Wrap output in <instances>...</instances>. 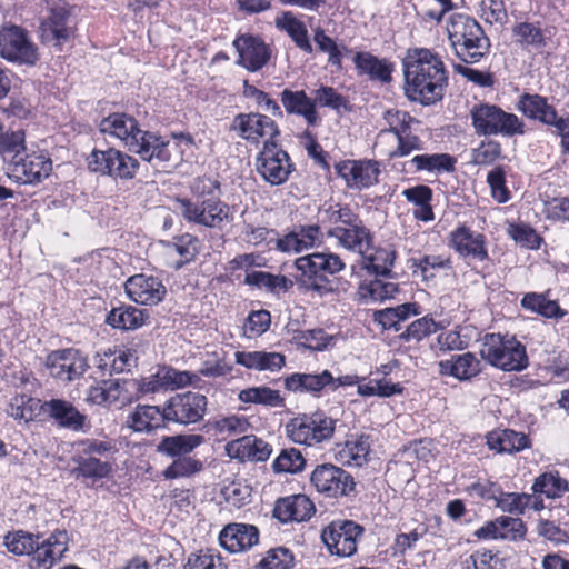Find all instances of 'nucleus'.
I'll return each mask as SVG.
<instances>
[{
    "mask_svg": "<svg viewBox=\"0 0 569 569\" xmlns=\"http://www.w3.org/2000/svg\"><path fill=\"white\" fill-rule=\"evenodd\" d=\"M403 91L410 102L435 106L445 98L449 74L441 57L427 48H411L402 59Z\"/></svg>",
    "mask_w": 569,
    "mask_h": 569,
    "instance_id": "f257e3e1",
    "label": "nucleus"
},
{
    "mask_svg": "<svg viewBox=\"0 0 569 569\" xmlns=\"http://www.w3.org/2000/svg\"><path fill=\"white\" fill-rule=\"evenodd\" d=\"M99 129L102 133L120 139L130 152L139 154L143 161L170 162L172 160L170 141L142 130L132 116L122 112L111 113L101 120Z\"/></svg>",
    "mask_w": 569,
    "mask_h": 569,
    "instance_id": "f03ea898",
    "label": "nucleus"
},
{
    "mask_svg": "<svg viewBox=\"0 0 569 569\" xmlns=\"http://www.w3.org/2000/svg\"><path fill=\"white\" fill-rule=\"evenodd\" d=\"M220 182L210 177H199L192 186L193 193L202 198L201 201L178 199L177 203L182 217L190 223L209 229L222 230L233 221L230 206L220 199Z\"/></svg>",
    "mask_w": 569,
    "mask_h": 569,
    "instance_id": "7ed1b4c3",
    "label": "nucleus"
},
{
    "mask_svg": "<svg viewBox=\"0 0 569 569\" xmlns=\"http://www.w3.org/2000/svg\"><path fill=\"white\" fill-rule=\"evenodd\" d=\"M448 38L457 58L466 64L480 62L490 53L491 41L472 17L455 13L447 26Z\"/></svg>",
    "mask_w": 569,
    "mask_h": 569,
    "instance_id": "20e7f679",
    "label": "nucleus"
},
{
    "mask_svg": "<svg viewBox=\"0 0 569 569\" xmlns=\"http://www.w3.org/2000/svg\"><path fill=\"white\" fill-rule=\"evenodd\" d=\"M295 267L299 271L296 282L301 289L325 296L335 291L329 276L338 273L346 264L336 253L313 252L296 259Z\"/></svg>",
    "mask_w": 569,
    "mask_h": 569,
    "instance_id": "39448f33",
    "label": "nucleus"
},
{
    "mask_svg": "<svg viewBox=\"0 0 569 569\" xmlns=\"http://www.w3.org/2000/svg\"><path fill=\"white\" fill-rule=\"evenodd\" d=\"M480 356L489 365L503 371H522L529 366L525 345L508 333L485 335Z\"/></svg>",
    "mask_w": 569,
    "mask_h": 569,
    "instance_id": "423d86ee",
    "label": "nucleus"
},
{
    "mask_svg": "<svg viewBox=\"0 0 569 569\" xmlns=\"http://www.w3.org/2000/svg\"><path fill=\"white\" fill-rule=\"evenodd\" d=\"M470 119L478 136L513 137L525 133V123L515 113L487 102L475 104L470 110Z\"/></svg>",
    "mask_w": 569,
    "mask_h": 569,
    "instance_id": "0eeeda50",
    "label": "nucleus"
},
{
    "mask_svg": "<svg viewBox=\"0 0 569 569\" xmlns=\"http://www.w3.org/2000/svg\"><path fill=\"white\" fill-rule=\"evenodd\" d=\"M77 21L68 3L59 0L54 2L48 16L41 21L39 37L43 44L53 47L61 52L76 37Z\"/></svg>",
    "mask_w": 569,
    "mask_h": 569,
    "instance_id": "6e6552de",
    "label": "nucleus"
},
{
    "mask_svg": "<svg viewBox=\"0 0 569 569\" xmlns=\"http://www.w3.org/2000/svg\"><path fill=\"white\" fill-rule=\"evenodd\" d=\"M336 420L322 412L298 415L286 425L287 436L291 441L311 447L332 437Z\"/></svg>",
    "mask_w": 569,
    "mask_h": 569,
    "instance_id": "1a4fd4ad",
    "label": "nucleus"
},
{
    "mask_svg": "<svg viewBox=\"0 0 569 569\" xmlns=\"http://www.w3.org/2000/svg\"><path fill=\"white\" fill-rule=\"evenodd\" d=\"M139 168L140 163L134 157L112 147L106 150L93 149L88 157V169L91 172L114 180H131Z\"/></svg>",
    "mask_w": 569,
    "mask_h": 569,
    "instance_id": "9d476101",
    "label": "nucleus"
},
{
    "mask_svg": "<svg viewBox=\"0 0 569 569\" xmlns=\"http://www.w3.org/2000/svg\"><path fill=\"white\" fill-rule=\"evenodd\" d=\"M43 366L49 377L63 385L80 379L89 369L87 356L74 348L49 352Z\"/></svg>",
    "mask_w": 569,
    "mask_h": 569,
    "instance_id": "9b49d317",
    "label": "nucleus"
},
{
    "mask_svg": "<svg viewBox=\"0 0 569 569\" xmlns=\"http://www.w3.org/2000/svg\"><path fill=\"white\" fill-rule=\"evenodd\" d=\"M258 173L271 186L284 183L295 170L287 151L279 147L277 140H266L256 159Z\"/></svg>",
    "mask_w": 569,
    "mask_h": 569,
    "instance_id": "f8f14e48",
    "label": "nucleus"
},
{
    "mask_svg": "<svg viewBox=\"0 0 569 569\" xmlns=\"http://www.w3.org/2000/svg\"><path fill=\"white\" fill-rule=\"evenodd\" d=\"M315 489L327 498L351 497L356 493V481L345 469L332 465H318L310 476Z\"/></svg>",
    "mask_w": 569,
    "mask_h": 569,
    "instance_id": "ddd939ff",
    "label": "nucleus"
},
{
    "mask_svg": "<svg viewBox=\"0 0 569 569\" xmlns=\"http://www.w3.org/2000/svg\"><path fill=\"white\" fill-rule=\"evenodd\" d=\"M0 57L9 62L34 66L39 60L38 48L26 29L9 26L0 29Z\"/></svg>",
    "mask_w": 569,
    "mask_h": 569,
    "instance_id": "4468645a",
    "label": "nucleus"
},
{
    "mask_svg": "<svg viewBox=\"0 0 569 569\" xmlns=\"http://www.w3.org/2000/svg\"><path fill=\"white\" fill-rule=\"evenodd\" d=\"M167 421L188 426L200 422L208 407V398L199 392L186 391L171 396L166 402Z\"/></svg>",
    "mask_w": 569,
    "mask_h": 569,
    "instance_id": "2eb2a0df",
    "label": "nucleus"
},
{
    "mask_svg": "<svg viewBox=\"0 0 569 569\" xmlns=\"http://www.w3.org/2000/svg\"><path fill=\"white\" fill-rule=\"evenodd\" d=\"M363 531V527L352 520H335L322 530L321 539L331 555L350 557L357 552Z\"/></svg>",
    "mask_w": 569,
    "mask_h": 569,
    "instance_id": "dca6fc26",
    "label": "nucleus"
},
{
    "mask_svg": "<svg viewBox=\"0 0 569 569\" xmlns=\"http://www.w3.org/2000/svg\"><path fill=\"white\" fill-rule=\"evenodd\" d=\"M230 131L252 143H258L262 138L277 140L280 136L279 127L274 120L259 112L236 114L230 123Z\"/></svg>",
    "mask_w": 569,
    "mask_h": 569,
    "instance_id": "f3484780",
    "label": "nucleus"
},
{
    "mask_svg": "<svg viewBox=\"0 0 569 569\" xmlns=\"http://www.w3.org/2000/svg\"><path fill=\"white\" fill-rule=\"evenodd\" d=\"M448 246L455 252L466 260L470 261H489V252L487 248V238L483 233L471 230L466 224H459L448 236Z\"/></svg>",
    "mask_w": 569,
    "mask_h": 569,
    "instance_id": "a211bd4d",
    "label": "nucleus"
},
{
    "mask_svg": "<svg viewBox=\"0 0 569 569\" xmlns=\"http://www.w3.org/2000/svg\"><path fill=\"white\" fill-rule=\"evenodd\" d=\"M335 170L352 190L368 189L379 182L380 168L376 160H342L335 164Z\"/></svg>",
    "mask_w": 569,
    "mask_h": 569,
    "instance_id": "6ab92c4d",
    "label": "nucleus"
},
{
    "mask_svg": "<svg viewBox=\"0 0 569 569\" xmlns=\"http://www.w3.org/2000/svg\"><path fill=\"white\" fill-rule=\"evenodd\" d=\"M68 541L66 530H56L48 538H38L37 549L30 556V569H51L68 550Z\"/></svg>",
    "mask_w": 569,
    "mask_h": 569,
    "instance_id": "aec40b11",
    "label": "nucleus"
},
{
    "mask_svg": "<svg viewBox=\"0 0 569 569\" xmlns=\"http://www.w3.org/2000/svg\"><path fill=\"white\" fill-rule=\"evenodd\" d=\"M233 47L238 52L237 63L251 72L262 69L270 59L269 47L258 36L240 34L233 40Z\"/></svg>",
    "mask_w": 569,
    "mask_h": 569,
    "instance_id": "412c9836",
    "label": "nucleus"
},
{
    "mask_svg": "<svg viewBox=\"0 0 569 569\" xmlns=\"http://www.w3.org/2000/svg\"><path fill=\"white\" fill-rule=\"evenodd\" d=\"M124 289L132 301L146 306L158 305L167 295V289L161 279L144 273H138L128 278Z\"/></svg>",
    "mask_w": 569,
    "mask_h": 569,
    "instance_id": "4be33fe9",
    "label": "nucleus"
},
{
    "mask_svg": "<svg viewBox=\"0 0 569 569\" xmlns=\"http://www.w3.org/2000/svg\"><path fill=\"white\" fill-rule=\"evenodd\" d=\"M42 413L51 419L58 427L71 431L83 430L87 416L80 412L72 402L53 398L42 402Z\"/></svg>",
    "mask_w": 569,
    "mask_h": 569,
    "instance_id": "5701e85b",
    "label": "nucleus"
},
{
    "mask_svg": "<svg viewBox=\"0 0 569 569\" xmlns=\"http://www.w3.org/2000/svg\"><path fill=\"white\" fill-rule=\"evenodd\" d=\"M327 237L337 239L338 243L348 250L362 252L372 247L373 237L365 226L361 218H357L350 224L330 227Z\"/></svg>",
    "mask_w": 569,
    "mask_h": 569,
    "instance_id": "b1692460",
    "label": "nucleus"
},
{
    "mask_svg": "<svg viewBox=\"0 0 569 569\" xmlns=\"http://www.w3.org/2000/svg\"><path fill=\"white\" fill-rule=\"evenodd\" d=\"M52 170V161L44 154L32 153L12 162V177L22 184H32L47 178Z\"/></svg>",
    "mask_w": 569,
    "mask_h": 569,
    "instance_id": "393cba45",
    "label": "nucleus"
},
{
    "mask_svg": "<svg viewBox=\"0 0 569 569\" xmlns=\"http://www.w3.org/2000/svg\"><path fill=\"white\" fill-rule=\"evenodd\" d=\"M219 542L229 552L246 551L259 542V529L249 523H229L221 530Z\"/></svg>",
    "mask_w": 569,
    "mask_h": 569,
    "instance_id": "a878e982",
    "label": "nucleus"
},
{
    "mask_svg": "<svg viewBox=\"0 0 569 569\" xmlns=\"http://www.w3.org/2000/svg\"><path fill=\"white\" fill-rule=\"evenodd\" d=\"M352 61L359 76H367L371 81L388 84L392 81L395 63L386 58H379L371 52H356Z\"/></svg>",
    "mask_w": 569,
    "mask_h": 569,
    "instance_id": "bb28decb",
    "label": "nucleus"
},
{
    "mask_svg": "<svg viewBox=\"0 0 569 569\" xmlns=\"http://www.w3.org/2000/svg\"><path fill=\"white\" fill-rule=\"evenodd\" d=\"M333 383V375L325 369L319 373L295 372L284 378V388L295 393H309L319 398L328 385Z\"/></svg>",
    "mask_w": 569,
    "mask_h": 569,
    "instance_id": "cd10ccee",
    "label": "nucleus"
},
{
    "mask_svg": "<svg viewBox=\"0 0 569 569\" xmlns=\"http://www.w3.org/2000/svg\"><path fill=\"white\" fill-rule=\"evenodd\" d=\"M280 101L287 114L302 117L308 126H317L320 121L316 101H312L305 90L286 88L280 92Z\"/></svg>",
    "mask_w": 569,
    "mask_h": 569,
    "instance_id": "c85d7f7f",
    "label": "nucleus"
},
{
    "mask_svg": "<svg viewBox=\"0 0 569 569\" xmlns=\"http://www.w3.org/2000/svg\"><path fill=\"white\" fill-rule=\"evenodd\" d=\"M315 507L305 495H293L277 500L272 515L281 522L306 521L311 518Z\"/></svg>",
    "mask_w": 569,
    "mask_h": 569,
    "instance_id": "c756f323",
    "label": "nucleus"
},
{
    "mask_svg": "<svg viewBox=\"0 0 569 569\" xmlns=\"http://www.w3.org/2000/svg\"><path fill=\"white\" fill-rule=\"evenodd\" d=\"M166 406L139 405L128 416L127 425L134 432L150 433L156 429L164 428L168 423Z\"/></svg>",
    "mask_w": 569,
    "mask_h": 569,
    "instance_id": "7c9ffc66",
    "label": "nucleus"
},
{
    "mask_svg": "<svg viewBox=\"0 0 569 569\" xmlns=\"http://www.w3.org/2000/svg\"><path fill=\"white\" fill-rule=\"evenodd\" d=\"M438 366L441 376H451L460 381L470 380L481 371L480 360L471 352L453 355L448 360H441Z\"/></svg>",
    "mask_w": 569,
    "mask_h": 569,
    "instance_id": "2f4dec72",
    "label": "nucleus"
},
{
    "mask_svg": "<svg viewBox=\"0 0 569 569\" xmlns=\"http://www.w3.org/2000/svg\"><path fill=\"white\" fill-rule=\"evenodd\" d=\"M516 107L528 119L539 121L545 126L555 119L557 112L555 106L550 104L546 97L538 93L526 92L521 94Z\"/></svg>",
    "mask_w": 569,
    "mask_h": 569,
    "instance_id": "473e14b6",
    "label": "nucleus"
},
{
    "mask_svg": "<svg viewBox=\"0 0 569 569\" xmlns=\"http://www.w3.org/2000/svg\"><path fill=\"white\" fill-rule=\"evenodd\" d=\"M456 159L449 153L417 154L403 163L402 171L416 173L419 171L428 172H452L455 171Z\"/></svg>",
    "mask_w": 569,
    "mask_h": 569,
    "instance_id": "72a5a7b5",
    "label": "nucleus"
},
{
    "mask_svg": "<svg viewBox=\"0 0 569 569\" xmlns=\"http://www.w3.org/2000/svg\"><path fill=\"white\" fill-rule=\"evenodd\" d=\"M487 445L499 453H516L530 448L531 441L523 432L503 429L490 432L487 437Z\"/></svg>",
    "mask_w": 569,
    "mask_h": 569,
    "instance_id": "f704fd0d",
    "label": "nucleus"
},
{
    "mask_svg": "<svg viewBox=\"0 0 569 569\" xmlns=\"http://www.w3.org/2000/svg\"><path fill=\"white\" fill-rule=\"evenodd\" d=\"M204 441L201 435L164 436L157 446V451L170 458L189 456Z\"/></svg>",
    "mask_w": 569,
    "mask_h": 569,
    "instance_id": "c9c22d12",
    "label": "nucleus"
},
{
    "mask_svg": "<svg viewBox=\"0 0 569 569\" xmlns=\"http://www.w3.org/2000/svg\"><path fill=\"white\" fill-rule=\"evenodd\" d=\"M236 362L248 369L280 370L286 365V357L279 352L267 351H237Z\"/></svg>",
    "mask_w": 569,
    "mask_h": 569,
    "instance_id": "e433bc0d",
    "label": "nucleus"
},
{
    "mask_svg": "<svg viewBox=\"0 0 569 569\" xmlns=\"http://www.w3.org/2000/svg\"><path fill=\"white\" fill-rule=\"evenodd\" d=\"M147 318V310L129 305H121L110 310L107 315L106 322L114 329L128 331L142 327Z\"/></svg>",
    "mask_w": 569,
    "mask_h": 569,
    "instance_id": "4c0bfd02",
    "label": "nucleus"
},
{
    "mask_svg": "<svg viewBox=\"0 0 569 569\" xmlns=\"http://www.w3.org/2000/svg\"><path fill=\"white\" fill-rule=\"evenodd\" d=\"M234 450V457L252 461H266L272 453L271 446L256 436H244L228 445V450Z\"/></svg>",
    "mask_w": 569,
    "mask_h": 569,
    "instance_id": "58836bf2",
    "label": "nucleus"
},
{
    "mask_svg": "<svg viewBox=\"0 0 569 569\" xmlns=\"http://www.w3.org/2000/svg\"><path fill=\"white\" fill-rule=\"evenodd\" d=\"M77 466L71 470L76 479L83 478L91 480L92 483L107 478L112 471V465L109 461H102L94 456H79L73 459Z\"/></svg>",
    "mask_w": 569,
    "mask_h": 569,
    "instance_id": "ea45409f",
    "label": "nucleus"
},
{
    "mask_svg": "<svg viewBox=\"0 0 569 569\" xmlns=\"http://www.w3.org/2000/svg\"><path fill=\"white\" fill-rule=\"evenodd\" d=\"M277 28L284 30L295 44L306 53H312L308 30L303 21L296 18L292 12L286 11L276 20Z\"/></svg>",
    "mask_w": 569,
    "mask_h": 569,
    "instance_id": "a19ab883",
    "label": "nucleus"
},
{
    "mask_svg": "<svg viewBox=\"0 0 569 569\" xmlns=\"http://www.w3.org/2000/svg\"><path fill=\"white\" fill-rule=\"evenodd\" d=\"M243 283L257 289H266L271 293L287 292L293 286V282L286 276L267 271L247 272Z\"/></svg>",
    "mask_w": 569,
    "mask_h": 569,
    "instance_id": "79ce46f5",
    "label": "nucleus"
},
{
    "mask_svg": "<svg viewBox=\"0 0 569 569\" xmlns=\"http://www.w3.org/2000/svg\"><path fill=\"white\" fill-rule=\"evenodd\" d=\"M370 446L369 435L352 436L345 442L338 455L348 465L362 466L368 461Z\"/></svg>",
    "mask_w": 569,
    "mask_h": 569,
    "instance_id": "37998d69",
    "label": "nucleus"
},
{
    "mask_svg": "<svg viewBox=\"0 0 569 569\" xmlns=\"http://www.w3.org/2000/svg\"><path fill=\"white\" fill-rule=\"evenodd\" d=\"M511 32L515 42L522 49L540 50L547 44L539 23L519 22L512 27Z\"/></svg>",
    "mask_w": 569,
    "mask_h": 569,
    "instance_id": "c03bdc74",
    "label": "nucleus"
},
{
    "mask_svg": "<svg viewBox=\"0 0 569 569\" xmlns=\"http://www.w3.org/2000/svg\"><path fill=\"white\" fill-rule=\"evenodd\" d=\"M42 402L40 399L27 395H17L11 398L7 413L14 420L29 422L42 412Z\"/></svg>",
    "mask_w": 569,
    "mask_h": 569,
    "instance_id": "a18cd8bd",
    "label": "nucleus"
},
{
    "mask_svg": "<svg viewBox=\"0 0 569 569\" xmlns=\"http://www.w3.org/2000/svg\"><path fill=\"white\" fill-rule=\"evenodd\" d=\"M164 248L173 249L181 258L177 262L176 269H180L187 263H190L199 254L200 240L197 236L186 232L180 236H174L170 241L161 242Z\"/></svg>",
    "mask_w": 569,
    "mask_h": 569,
    "instance_id": "49530a36",
    "label": "nucleus"
},
{
    "mask_svg": "<svg viewBox=\"0 0 569 569\" xmlns=\"http://www.w3.org/2000/svg\"><path fill=\"white\" fill-rule=\"evenodd\" d=\"M531 489L533 493H542L547 498L556 499L569 490V485L558 471H547L535 479Z\"/></svg>",
    "mask_w": 569,
    "mask_h": 569,
    "instance_id": "de8ad7c7",
    "label": "nucleus"
},
{
    "mask_svg": "<svg viewBox=\"0 0 569 569\" xmlns=\"http://www.w3.org/2000/svg\"><path fill=\"white\" fill-rule=\"evenodd\" d=\"M413 272L420 271L423 280H431L437 277L440 270H451L452 260L443 254H425L421 258L410 259Z\"/></svg>",
    "mask_w": 569,
    "mask_h": 569,
    "instance_id": "09e8293b",
    "label": "nucleus"
},
{
    "mask_svg": "<svg viewBox=\"0 0 569 569\" xmlns=\"http://www.w3.org/2000/svg\"><path fill=\"white\" fill-rule=\"evenodd\" d=\"M238 399L243 403L261 405L269 408L282 407L284 403L280 392L267 386L243 389L238 393Z\"/></svg>",
    "mask_w": 569,
    "mask_h": 569,
    "instance_id": "8fccbe9b",
    "label": "nucleus"
},
{
    "mask_svg": "<svg viewBox=\"0 0 569 569\" xmlns=\"http://www.w3.org/2000/svg\"><path fill=\"white\" fill-rule=\"evenodd\" d=\"M521 307L546 318L560 319L566 315L557 301L548 300L543 295L536 292L526 293L521 299Z\"/></svg>",
    "mask_w": 569,
    "mask_h": 569,
    "instance_id": "3c124183",
    "label": "nucleus"
},
{
    "mask_svg": "<svg viewBox=\"0 0 569 569\" xmlns=\"http://www.w3.org/2000/svg\"><path fill=\"white\" fill-rule=\"evenodd\" d=\"M42 538V535H34L24 530H17L8 532L3 537V543L8 551L16 556H31L32 551L37 549V540Z\"/></svg>",
    "mask_w": 569,
    "mask_h": 569,
    "instance_id": "603ef678",
    "label": "nucleus"
},
{
    "mask_svg": "<svg viewBox=\"0 0 569 569\" xmlns=\"http://www.w3.org/2000/svg\"><path fill=\"white\" fill-rule=\"evenodd\" d=\"M396 252L379 248L373 253L363 257V268L376 276L390 277Z\"/></svg>",
    "mask_w": 569,
    "mask_h": 569,
    "instance_id": "864d4df0",
    "label": "nucleus"
},
{
    "mask_svg": "<svg viewBox=\"0 0 569 569\" xmlns=\"http://www.w3.org/2000/svg\"><path fill=\"white\" fill-rule=\"evenodd\" d=\"M183 569H227V565L219 551L208 548L191 552Z\"/></svg>",
    "mask_w": 569,
    "mask_h": 569,
    "instance_id": "5fc2aeb1",
    "label": "nucleus"
},
{
    "mask_svg": "<svg viewBox=\"0 0 569 569\" xmlns=\"http://www.w3.org/2000/svg\"><path fill=\"white\" fill-rule=\"evenodd\" d=\"M462 566L465 569H506V560L499 552L478 549L462 561Z\"/></svg>",
    "mask_w": 569,
    "mask_h": 569,
    "instance_id": "6e6d98bb",
    "label": "nucleus"
},
{
    "mask_svg": "<svg viewBox=\"0 0 569 569\" xmlns=\"http://www.w3.org/2000/svg\"><path fill=\"white\" fill-rule=\"evenodd\" d=\"M306 459L296 448H284L272 463L276 473H298L305 469Z\"/></svg>",
    "mask_w": 569,
    "mask_h": 569,
    "instance_id": "4d7b16f0",
    "label": "nucleus"
},
{
    "mask_svg": "<svg viewBox=\"0 0 569 569\" xmlns=\"http://www.w3.org/2000/svg\"><path fill=\"white\" fill-rule=\"evenodd\" d=\"M440 325L430 316H425L412 321L400 335V340L405 342L421 341L423 338L437 332Z\"/></svg>",
    "mask_w": 569,
    "mask_h": 569,
    "instance_id": "13d9d810",
    "label": "nucleus"
},
{
    "mask_svg": "<svg viewBox=\"0 0 569 569\" xmlns=\"http://www.w3.org/2000/svg\"><path fill=\"white\" fill-rule=\"evenodd\" d=\"M203 469V463L190 456L173 459L162 471L164 479L189 478Z\"/></svg>",
    "mask_w": 569,
    "mask_h": 569,
    "instance_id": "bf43d9fd",
    "label": "nucleus"
},
{
    "mask_svg": "<svg viewBox=\"0 0 569 569\" xmlns=\"http://www.w3.org/2000/svg\"><path fill=\"white\" fill-rule=\"evenodd\" d=\"M295 339L303 348L313 351H322L335 341V337L326 333L321 328L299 330L296 332Z\"/></svg>",
    "mask_w": 569,
    "mask_h": 569,
    "instance_id": "052dcab7",
    "label": "nucleus"
},
{
    "mask_svg": "<svg viewBox=\"0 0 569 569\" xmlns=\"http://www.w3.org/2000/svg\"><path fill=\"white\" fill-rule=\"evenodd\" d=\"M322 223H328L331 227L347 226L359 218L349 204L335 203L328 208L320 210Z\"/></svg>",
    "mask_w": 569,
    "mask_h": 569,
    "instance_id": "680f3d73",
    "label": "nucleus"
},
{
    "mask_svg": "<svg viewBox=\"0 0 569 569\" xmlns=\"http://www.w3.org/2000/svg\"><path fill=\"white\" fill-rule=\"evenodd\" d=\"M532 498L529 493L503 492L501 490L495 505L503 512L522 515L531 503Z\"/></svg>",
    "mask_w": 569,
    "mask_h": 569,
    "instance_id": "e2e57ef3",
    "label": "nucleus"
},
{
    "mask_svg": "<svg viewBox=\"0 0 569 569\" xmlns=\"http://www.w3.org/2000/svg\"><path fill=\"white\" fill-rule=\"evenodd\" d=\"M293 563L292 552L284 547H278L270 549L266 557L256 565V569H290Z\"/></svg>",
    "mask_w": 569,
    "mask_h": 569,
    "instance_id": "0e129e2a",
    "label": "nucleus"
},
{
    "mask_svg": "<svg viewBox=\"0 0 569 569\" xmlns=\"http://www.w3.org/2000/svg\"><path fill=\"white\" fill-rule=\"evenodd\" d=\"M315 97L312 101H316V107H327L332 110L339 111L340 109L349 110L348 99L338 93L332 87L321 86L319 89L313 91Z\"/></svg>",
    "mask_w": 569,
    "mask_h": 569,
    "instance_id": "69168bd1",
    "label": "nucleus"
},
{
    "mask_svg": "<svg viewBox=\"0 0 569 569\" xmlns=\"http://www.w3.org/2000/svg\"><path fill=\"white\" fill-rule=\"evenodd\" d=\"M383 120L388 124L387 129H382L381 133L390 132L395 137L400 134L401 131H408L411 128V123L419 121L411 117L409 112L397 109H388L383 112Z\"/></svg>",
    "mask_w": 569,
    "mask_h": 569,
    "instance_id": "338daca9",
    "label": "nucleus"
},
{
    "mask_svg": "<svg viewBox=\"0 0 569 569\" xmlns=\"http://www.w3.org/2000/svg\"><path fill=\"white\" fill-rule=\"evenodd\" d=\"M243 96L246 98L254 99L258 107L264 111L270 112L273 117L282 118L283 111L279 103L269 97V94L257 87L250 84L247 80L243 82Z\"/></svg>",
    "mask_w": 569,
    "mask_h": 569,
    "instance_id": "774afa93",
    "label": "nucleus"
}]
</instances>
